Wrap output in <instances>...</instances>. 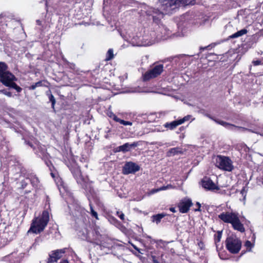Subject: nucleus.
I'll return each instance as SVG.
<instances>
[{"mask_svg": "<svg viewBox=\"0 0 263 263\" xmlns=\"http://www.w3.org/2000/svg\"><path fill=\"white\" fill-rule=\"evenodd\" d=\"M17 78L8 70L7 65L3 62H0V82L6 87L13 88L17 92H20L22 88L18 86L15 81Z\"/></svg>", "mask_w": 263, "mask_h": 263, "instance_id": "f257e3e1", "label": "nucleus"}, {"mask_svg": "<svg viewBox=\"0 0 263 263\" xmlns=\"http://www.w3.org/2000/svg\"><path fill=\"white\" fill-rule=\"evenodd\" d=\"M49 220V212L47 210H44L40 218L36 219L33 221L28 233L31 232L35 234L41 233L44 230Z\"/></svg>", "mask_w": 263, "mask_h": 263, "instance_id": "f03ea898", "label": "nucleus"}, {"mask_svg": "<svg viewBox=\"0 0 263 263\" xmlns=\"http://www.w3.org/2000/svg\"><path fill=\"white\" fill-rule=\"evenodd\" d=\"M165 15H171L179 8L190 3V0H165Z\"/></svg>", "mask_w": 263, "mask_h": 263, "instance_id": "7ed1b4c3", "label": "nucleus"}, {"mask_svg": "<svg viewBox=\"0 0 263 263\" xmlns=\"http://www.w3.org/2000/svg\"><path fill=\"white\" fill-rule=\"evenodd\" d=\"M227 250L232 254L238 253L241 248V241L235 235H231L226 240Z\"/></svg>", "mask_w": 263, "mask_h": 263, "instance_id": "20e7f679", "label": "nucleus"}, {"mask_svg": "<svg viewBox=\"0 0 263 263\" xmlns=\"http://www.w3.org/2000/svg\"><path fill=\"white\" fill-rule=\"evenodd\" d=\"M215 165L220 169L231 172L233 169L232 160L228 157L217 156L215 158Z\"/></svg>", "mask_w": 263, "mask_h": 263, "instance_id": "39448f33", "label": "nucleus"}, {"mask_svg": "<svg viewBox=\"0 0 263 263\" xmlns=\"http://www.w3.org/2000/svg\"><path fill=\"white\" fill-rule=\"evenodd\" d=\"M163 71V65L162 64L155 65L151 69L147 71L142 75L143 81H147L156 78Z\"/></svg>", "mask_w": 263, "mask_h": 263, "instance_id": "423d86ee", "label": "nucleus"}, {"mask_svg": "<svg viewBox=\"0 0 263 263\" xmlns=\"http://www.w3.org/2000/svg\"><path fill=\"white\" fill-rule=\"evenodd\" d=\"M214 121L217 123V124H219L225 128H227L228 129L234 131V132H244L245 131H249L250 132H253V131L251 129L241 127V126H237L234 124H232L231 123L226 122L225 121L219 120L218 119H214Z\"/></svg>", "mask_w": 263, "mask_h": 263, "instance_id": "0eeeda50", "label": "nucleus"}, {"mask_svg": "<svg viewBox=\"0 0 263 263\" xmlns=\"http://www.w3.org/2000/svg\"><path fill=\"white\" fill-rule=\"evenodd\" d=\"M214 121L217 123V124H219L225 128H227L228 129L234 131V132H244L245 131H249L250 132H253V131L251 129L241 127V126H237L234 124H232L231 123L226 122L225 121L219 120L218 119H214Z\"/></svg>", "mask_w": 263, "mask_h": 263, "instance_id": "6e6552de", "label": "nucleus"}, {"mask_svg": "<svg viewBox=\"0 0 263 263\" xmlns=\"http://www.w3.org/2000/svg\"><path fill=\"white\" fill-rule=\"evenodd\" d=\"M141 141L134 142L132 143H125L124 144L118 146L114 148L115 153L122 152L123 153L130 152L132 149H134L136 147L140 145Z\"/></svg>", "mask_w": 263, "mask_h": 263, "instance_id": "1a4fd4ad", "label": "nucleus"}, {"mask_svg": "<svg viewBox=\"0 0 263 263\" xmlns=\"http://www.w3.org/2000/svg\"><path fill=\"white\" fill-rule=\"evenodd\" d=\"M193 205L192 200L188 197H184L179 201L177 204L179 211L181 213H186Z\"/></svg>", "mask_w": 263, "mask_h": 263, "instance_id": "9d476101", "label": "nucleus"}, {"mask_svg": "<svg viewBox=\"0 0 263 263\" xmlns=\"http://www.w3.org/2000/svg\"><path fill=\"white\" fill-rule=\"evenodd\" d=\"M140 167L139 165L132 161L127 162L123 167L122 172L124 175L135 174L140 170Z\"/></svg>", "mask_w": 263, "mask_h": 263, "instance_id": "9b49d317", "label": "nucleus"}, {"mask_svg": "<svg viewBox=\"0 0 263 263\" xmlns=\"http://www.w3.org/2000/svg\"><path fill=\"white\" fill-rule=\"evenodd\" d=\"M147 14L152 16L154 22L158 25L160 24L161 20L164 17V14L162 11L154 8L147 11Z\"/></svg>", "mask_w": 263, "mask_h": 263, "instance_id": "f8f14e48", "label": "nucleus"}, {"mask_svg": "<svg viewBox=\"0 0 263 263\" xmlns=\"http://www.w3.org/2000/svg\"><path fill=\"white\" fill-rule=\"evenodd\" d=\"M70 171L78 183L80 184L84 188L85 180L81 175V172L79 166L77 165L72 166Z\"/></svg>", "mask_w": 263, "mask_h": 263, "instance_id": "ddd939ff", "label": "nucleus"}, {"mask_svg": "<svg viewBox=\"0 0 263 263\" xmlns=\"http://www.w3.org/2000/svg\"><path fill=\"white\" fill-rule=\"evenodd\" d=\"M67 248H65L62 249H58L57 250L53 251L49 254V257L48 259L47 263H53L58 261V259H60L63 254L66 252Z\"/></svg>", "mask_w": 263, "mask_h": 263, "instance_id": "4468645a", "label": "nucleus"}, {"mask_svg": "<svg viewBox=\"0 0 263 263\" xmlns=\"http://www.w3.org/2000/svg\"><path fill=\"white\" fill-rule=\"evenodd\" d=\"M238 214L234 212H222L218 215V218L225 223H232L237 217Z\"/></svg>", "mask_w": 263, "mask_h": 263, "instance_id": "2eb2a0df", "label": "nucleus"}, {"mask_svg": "<svg viewBox=\"0 0 263 263\" xmlns=\"http://www.w3.org/2000/svg\"><path fill=\"white\" fill-rule=\"evenodd\" d=\"M202 185L204 188L209 190L219 189L218 187L215 185L212 180L208 177H205L202 179Z\"/></svg>", "mask_w": 263, "mask_h": 263, "instance_id": "dca6fc26", "label": "nucleus"}, {"mask_svg": "<svg viewBox=\"0 0 263 263\" xmlns=\"http://www.w3.org/2000/svg\"><path fill=\"white\" fill-rule=\"evenodd\" d=\"M234 229L237 230L241 233L245 231V229L243 225L240 222L238 216L235 219L233 222L231 223Z\"/></svg>", "mask_w": 263, "mask_h": 263, "instance_id": "f3484780", "label": "nucleus"}, {"mask_svg": "<svg viewBox=\"0 0 263 263\" xmlns=\"http://www.w3.org/2000/svg\"><path fill=\"white\" fill-rule=\"evenodd\" d=\"M38 155L43 160H44V162H45V164L49 167V170L51 171H52L51 168L53 167V166L52 165V164L51 162H50V161L49 160V157H50L49 155L47 153H46L45 152H43V153H42V155H40V154H38Z\"/></svg>", "mask_w": 263, "mask_h": 263, "instance_id": "a211bd4d", "label": "nucleus"}, {"mask_svg": "<svg viewBox=\"0 0 263 263\" xmlns=\"http://www.w3.org/2000/svg\"><path fill=\"white\" fill-rule=\"evenodd\" d=\"M28 179L33 187L35 188L39 187L40 181L38 178L36 177V176L30 175L29 177H28Z\"/></svg>", "mask_w": 263, "mask_h": 263, "instance_id": "6ab92c4d", "label": "nucleus"}, {"mask_svg": "<svg viewBox=\"0 0 263 263\" xmlns=\"http://www.w3.org/2000/svg\"><path fill=\"white\" fill-rule=\"evenodd\" d=\"M248 30L246 29H243L230 35L228 37V39H229L237 38L246 34Z\"/></svg>", "mask_w": 263, "mask_h": 263, "instance_id": "aec40b11", "label": "nucleus"}, {"mask_svg": "<svg viewBox=\"0 0 263 263\" xmlns=\"http://www.w3.org/2000/svg\"><path fill=\"white\" fill-rule=\"evenodd\" d=\"M179 123V120L174 121L171 123H165V127H167L171 130L174 129L175 127H176V126L181 124Z\"/></svg>", "mask_w": 263, "mask_h": 263, "instance_id": "412c9836", "label": "nucleus"}, {"mask_svg": "<svg viewBox=\"0 0 263 263\" xmlns=\"http://www.w3.org/2000/svg\"><path fill=\"white\" fill-rule=\"evenodd\" d=\"M181 151L179 147H174L171 148L167 153V156L168 157L174 156L176 154L181 153Z\"/></svg>", "mask_w": 263, "mask_h": 263, "instance_id": "4be33fe9", "label": "nucleus"}, {"mask_svg": "<svg viewBox=\"0 0 263 263\" xmlns=\"http://www.w3.org/2000/svg\"><path fill=\"white\" fill-rule=\"evenodd\" d=\"M163 217H164V214L163 213L161 214L154 215L152 217L153 221L155 222L156 223H158Z\"/></svg>", "mask_w": 263, "mask_h": 263, "instance_id": "5701e85b", "label": "nucleus"}, {"mask_svg": "<svg viewBox=\"0 0 263 263\" xmlns=\"http://www.w3.org/2000/svg\"><path fill=\"white\" fill-rule=\"evenodd\" d=\"M114 52L112 49H109L107 53H106V60L107 61L111 60L114 58Z\"/></svg>", "mask_w": 263, "mask_h": 263, "instance_id": "b1692460", "label": "nucleus"}, {"mask_svg": "<svg viewBox=\"0 0 263 263\" xmlns=\"http://www.w3.org/2000/svg\"><path fill=\"white\" fill-rule=\"evenodd\" d=\"M163 190H164V184H163L159 188L154 189L151 190L149 191V194H154L160 191H163Z\"/></svg>", "mask_w": 263, "mask_h": 263, "instance_id": "393cba45", "label": "nucleus"}, {"mask_svg": "<svg viewBox=\"0 0 263 263\" xmlns=\"http://www.w3.org/2000/svg\"><path fill=\"white\" fill-rule=\"evenodd\" d=\"M222 236V232L218 231L216 235H215V242L216 244L217 242H219L220 241Z\"/></svg>", "mask_w": 263, "mask_h": 263, "instance_id": "a878e982", "label": "nucleus"}, {"mask_svg": "<svg viewBox=\"0 0 263 263\" xmlns=\"http://www.w3.org/2000/svg\"><path fill=\"white\" fill-rule=\"evenodd\" d=\"M28 180H29L28 177L20 182V184H21V189H24L27 186L28 184Z\"/></svg>", "mask_w": 263, "mask_h": 263, "instance_id": "bb28decb", "label": "nucleus"}, {"mask_svg": "<svg viewBox=\"0 0 263 263\" xmlns=\"http://www.w3.org/2000/svg\"><path fill=\"white\" fill-rule=\"evenodd\" d=\"M245 246L248 249V251H251V249L254 246V245L252 243H251L250 241L247 240L246 241V242L245 243Z\"/></svg>", "mask_w": 263, "mask_h": 263, "instance_id": "cd10ccee", "label": "nucleus"}, {"mask_svg": "<svg viewBox=\"0 0 263 263\" xmlns=\"http://www.w3.org/2000/svg\"><path fill=\"white\" fill-rule=\"evenodd\" d=\"M107 115L109 117L112 118L113 120L116 122H118L119 119V118H118L117 116L111 111H109L107 114Z\"/></svg>", "mask_w": 263, "mask_h": 263, "instance_id": "c85d7f7f", "label": "nucleus"}, {"mask_svg": "<svg viewBox=\"0 0 263 263\" xmlns=\"http://www.w3.org/2000/svg\"><path fill=\"white\" fill-rule=\"evenodd\" d=\"M89 205H90V211H91V214L92 216L95 217L96 219H98V214H97V212H96L93 210V207L91 203L89 204Z\"/></svg>", "mask_w": 263, "mask_h": 263, "instance_id": "c756f323", "label": "nucleus"}, {"mask_svg": "<svg viewBox=\"0 0 263 263\" xmlns=\"http://www.w3.org/2000/svg\"><path fill=\"white\" fill-rule=\"evenodd\" d=\"M191 117V115H187V116H185L182 119L179 120V123H180L181 124L183 123L184 122H185V121H189Z\"/></svg>", "mask_w": 263, "mask_h": 263, "instance_id": "7c9ffc66", "label": "nucleus"}, {"mask_svg": "<svg viewBox=\"0 0 263 263\" xmlns=\"http://www.w3.org/2000/svg\"><path fill=\"white\" fill-rule=\"evenodd\" d=\"M117 122H119L120 124L124 125H132L133 123L129 121H124L123 120L119 119Z\"/></svg>", "mask_w": 263, "mask_h": 263, "instance_id": "2f4dec72", "label": "nucleus"}, {"mask_svg": "<svg viewBox=\"0 0 263 263\" xmlns=\"http://www.w3.org/2000/svg\"><path fill=\"white\" fill-rule=\"evenodd\" d=\"M0 93H3L9 97H12V93L11 92L7 91L6 89H1L0 90Z\"/></svg>", "mask_w": 263, "mask_h": 263, "instance_id": "473e14b6", "label": "nucleus"}, {"mask_svg": "<svg viewBox=\"0 0 263 263\" xmlns=\"http://www.w3.org/2000/svg\"><path fill=\"white\" fill-rule=\"evenodd\" d=\"M49 99L50 101H51V102L52 107L54 108V106L55 104V99L54 96L52 94H50V95L49 97Z\"/></svg>", "mask_w": 263, "mask_h": 263, "instance_id": "72a5a7b5", "label": "nucleus"}, {"mask_svg": "<svg viewBox=\"0 0 263 263\" xmlns=\"http://www.w3.org/2000/svg\"><path fill=\"white\" fill-rule=\"evenodd\" d=\"M257 183L259 185L263 184V172L262 174L257 178Z\"/></svg>", "mask_w": 263, "mask_h": 263, "instance_id": "f704fd0d", "label": "nucleus"}, {"mask_svg": "<svg viewBox=\"0 0 263 263\" xmlns=\"http://www.w3.org/2000/svg\"><path fill=\"white\" fill-rule=\"evenodd\" d=\"M171 32L172 31H170V30H167L165 28V36H167V37H172V36H174L175 35V33H173V34L170 35V34Z\"/></svg>", "mask_w": 263, "mask_h": 263, "instance_id": "c9c22d12", "label": "nucleus"}, {"mask_svg": "<svg viewBox=\"0 0 263 263\" xmlns=\"http://www.w3.org/2000/svg\"><path fill=\"white\" fill-rule=\"evenodd\" d=\"M117 215L121 220H123L124 219V214L122 212L117 211Z\"/></svg>", "mask_w": 263, "mask_h": 263, "instance_id": "e433bc0d", "label": "nucleus"}, {"mask_svg": "<svg viewBox=\"0 0 263 263\" xmlns=\"http://www.w3.org/2000/svg\"><path fill=\"white\" fill-rule=\"evenodd\" d=\"M156 93L164 95V88H158L156 91H155Z\"/></svg>", "mask_w": 263, "mask_h": 263, "instance_id": "4c0bfd02", "label": "nucleus"}, {"mask_svg": "<svg viewBox=\"0 0 263 263\" xmlns=\"http://www.w3.org/2000/svg\"><path fill=\"white\" fill-rule=\"evenodd\" d=\"M252 64L254 66H258L261 64V61L260 60H254L252 61Z\"/></svg>", "mask_w": 263, "mask_h": 263, "instance_id": "58836bf2", "label": "nucleus"}, {"mask_svg": "<svg viewBox=\"0 0 263 263\" xmlns=\"http://www.w3.org/2000/svg\"><path fill=\"white\" fill-rule=\"evenodd\" d=\"M43 81H40L37 82H36L35 83V85L37 87H42L43 86Z\"/></svg>", "mask_w": 263, "mask_h": 263, "instance_id": "ea45409f", "label": "nucleus"}, {"mask_svg": "<svg viewBox=\"0 0 263 263\" xmlns=\"http://www.w3.org/2000/svg\"><path fill=\"white\" fill-rule=\"evenodd\" d=\"M196 204V205H197L198 209H195V211H196H196H199V212L201 211V209H200L201 204H200V203L199 202H197Z\"/></svg>", "mask_w": 263, "mask_h": 263, "instance_id": "a19ab883", "label": "nucleus"}, {"mask_svg": "<svg viewBox=\"0 0 263 263\" xmlns=\"http://www.w3.org/2000/svg\"><path fill=\"white\" fill-rule=\"evenodd\" d=\"M158 5L163 6L164 5V0H159Z\"/></svg>", "mask_w": 263, "mask_h": 263, "instance_id": "79ce46f5", "label": "nucleus"}, {"mask_svg": "<svg viewBox=\"0 0 263 263\" xmlns=\"http://www.w3.org/2000/svg\"><path fill=\"white\" fill-rule=\"evenodd\" d=\"M36 87H37L36 86L35 84L34 83L29 87V90H34Z\"/></svg>", "mask_w": 263, "mask_h": 263, "instance_id": "37998d69", "label": "nucleus"}, {"mask_svg": "<svg viewBox=\"0 0 263 263\" xmlns=\"http://www.w3.org/2000/svg\"><path fill=\"white\" fill-rule=\"evenodd\" d=\"M49 197H47V200H46V204H45V206H46L48 204V208H49V206H50V205H49Z\"/></svg>", "mask_w": 263, "mask_h": 263, "instance_id": "c03bdc74", "label": "nucleus"}, {"mask_svg": "<svg viewBox=\"0 0 263 263\" xmlns=\"http://www.w3.org/2000/svg\"><path fill=\"white\" fill-rule=\"evenodd\" d=\"M153 263H159L155 256H152Z\"/></svg>", "mask_w": 263, "mask_h": 263, "instance_id": "a18cd8bd", "label": "nucleus"}, {"mask_svg": "<svg viewBox=\"0 0 263 263\" xmlns=\"http://www.w3.org/2000/svg\"><path fill=\"white\" fill-rule=\"evenodd\" d=\"M170 210L173 213H175L176 212L175 208L174 207L170 208Z\"/></svg>", "mask_w": 263, "mask_h": 263, "instance_id": "49530a36", "label": "nucleus"}, {"mask_svg": "<svg viewBox=\"0 0 263 263\" xmlns=\"http://www.w3.org/2000/svg\"><path fill=\"white\" fill-rule=\"evenodd\" d=\"M208 47V46H206V47H200V50L201 51L202 50L206 49Z\"/></svg>", "mask_w": 263, "mask_h": 263, "instance_id": "de8ad7c7", "label": "nucleus"}, {"mask_svg": "<svg viewBox=\"0 0 263 263\" xmlns=\"http://www.w3.org/2000/svg\"><path fill=\"white\" fill-rule=\"evenodd\" d=\"M206 116L208 117H209L210 119H212V120L214 121L215 119L213 117H212L211 116H210V115H206Z\"/></svg>", "mask_w": 263, "mask_h": 263, "instance_id": "09e8293b", "label": "nucleus"}, {"mask_svg": "<svg viewBox=\"0 0 263 263\" xmlns=\"http://www.w3.org/2000/svg\"><path fill=\"white\" fill-rule=\"evenodd\" d=\"M60 263H69L67 260H63L60 262Z\"/></svg>", "mask_w": 263, "mask_h": 263, "instance_id": "8fccbe9b", "label": "nucleus"}, {"mask_svg": "<svg viewBox=\"0 0 263 263\" xmlns=\"http://www.w3.org/2000/svg\"><path fill=\"white\" fill-rule=\"evenodd\" d=\"M255 238V234H253V236H252V239L253 241H254Z\"/></svg>", "mask_w": 263, "mask_h": 263, "instance_id": "3c124183", "label": "nucleus"}, {"mask_svg": "<svg viewBox=\"0 0 263 263\" xmlns=\"http://www.w3.org/2000/svg\"><path fill=\"white\" fill-rule=\"evenodd\" d=\"M36 22H37V24L40 25L41 22L39 20H37Z\"/></svg>", "mask_w": 263, "mask_h": 263, "instance_id": "603ef678", "label": "nucleus"}, {"mask_svg": "<svg viewBox=\"0 0 263 263\" xmlns=\"http://www.w3.org/2000/svg\"><path fill=\"white\" fill-rule=\"evenodd\" d=\"M133 247H134V248L136 250H137L139 251V249H138V248H137V247H136V246H133Z\"/></svg>", "mask_w": 263, "mask_h": 263, "instance_id": "864d4df0", "label": "nucleus"}, {"mask_svg": "<svg viewBox=\"0 0 263 263\" xmlns=\"http://www.w3.org/2000/svg\"><path fill=\"white\" fill-rule=\"evenodd\" d=\"M29 145L31 147H33V145H32L31 143H29Z\"/></svg>", "mask_w": 263, "mask_h": 263, "instance_id": "5fc2aeb1", "label": "nucleus"}, {"mask_svg": "<svg viewBox=\"0 0 263 263\" xmlns=\"http://www.w3.org/2000/svg\"><path fill=\"white\" fill-rule=\"evenodd\" d=\"M51 175L52 176V177H54V175L52 172L51 173Z\"/></svg>", "mask_w": 263, "mask_h": 263, "instance_id": "6e6d98bb", "label": "nucleus"}, {"mask_svg": "<svg viewBox=\"0 0 263 263\" xmlns=\"http://www.w3.org/2000/svg\"><path fill=\"white\" fill-rule=\"evenodd\" d=\"M167 188H168V186H165V190L167 189Z\"/></svg>", "mask_w": 263, "mask_h": 263, "instance_id": "4d7b16f0", "label": "nucleus"}, {"mask_svg": "<svg viewBox=\"0 0 263 263\" xmlns=\"http://www.w3.org/2000/svg\"><path fill=\"white\" fill-rule=\"evenodd\" d=\"M243 190H242L241 191V193L243 195Z\"/></svg>", "mask_w": 263, "mask_h": 263, "instance_id": "13d9d810", "label": "nucleus"}, {"mask_svg": "<svg viewBox=\"0 0 263 263\" xmlns=\"http://www.w3.org/2000/svg\"><path fill=\"white\" fill-rule=\"evenodd\" d=\"M160 242L163 243V241H162V240H160Z\"/></svg>", "mask_w": 263, "mask_h": 263, "instance_id": "bf43d9fd", "label": "nucleus"}]
</instances>
